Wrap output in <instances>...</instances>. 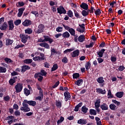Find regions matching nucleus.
Here are the masks:
<instances>
[{
  "instance_id": "5fc2aeb1",
  "label": "nucleus",
  "mask_w": 125,
  "mask_h": 125,
  "mask_svg": "<svg viewBox=\"0 0 125 125\" xmlns=\"http://www.w3.org/2000/svg\"><path fill=\"white\" fill-rule=\"evenodd\" d=\"M125 67L124 65H121L119 66L118 69H116V70H117V71H118H118H120L122 72V71H124V70H125Z\"/></svg>"
},
{
  "instance_id": "c03bdc74",
  "label": "nucleus",
  "mask_w": 125,
  "mask_h": 125,
  "mask_svg": "<svg viewBox=\"0 0 125 125\" xmlns=\"http://www.w3.org/2000/svg\"><path fill=\"white\" fill-rule=\"evenodd\" d=\"M89 113L91 115H97V111L95 110H90Z\"/></svg>"
},
{
  "instance_id": "09e8293b",
  "label": "nucleus",
  "mask_w": 125,
  "mask_h": 125,
  "mask_svg": "<svg viewBox=\"0 0 125 125\" xmlns=\"http://www.w3.org/2000/svg\"><path fill=\"white\" fill-rule=\"evenodd\" d=\"M56 31L59 33H61V32L63 31V27L61 26H59L56 28Z\"/></svg>"
},
{
  "instance_id": "680f3d73",
  "label": "nucleus",
  "mask_w": 125,
  "mask_h": 125,
  "mask_svg": "<svg viewBox=\"0 0 125 125\" xmlns=\"http://www.w3.org/2000/svg\"><path fill=\"white\" fill-rule=\"evenodd\" d=\"M44 65L45 68H49V67H50V65L49 64V63L46 62L44 63Z\"/></svg>"
},
{
  "instance_id": "cd10ccee",
  "label": "nucleus",
  "mask_w": 125,
  "mask_h": 125,
  "mask_svg": "<svg viewBox=\"0 0 125 125\" xmlns=\"http://www.w3.org/2000/svg\"><path fill=\"white\" fill-rule=\"evenodd\" d=\"M69 33H70V35H71V36H76V31L75 30V29H74L72 28H71L69 30Z\"/></svg>"
},
{
  "instance_id": "39448f33",
  "label": "nucleus",
  "mask_w": 125,
  "mask_h": 125,
  "mask_svg": "<svg viewBox=\"0 0 125 125\" xmlns=\"http://www.w3.org/2000/svg\"><path fill=\"white\" fill-rule=\"evenodd\" d=\"M43 30H44V26L43 24H40L39 25L38 29L36 31V33H37V34H41V33L43 32Z\"/></svg>"
},
{
  "instance_id": "603ef678",
  "label": "nucleus",
  "mask_w": 125,
  "mask_h": 125,
  "mask_svg": "<svg viewBox=\"0 0 125 125\" xmlns=\"http://www.w3.org/2000/svg\"><path fill=\"white\" fill-rule=\"evenodd\" d=\"M25 5V3L23 2H18V3L17 4V6L18 7H20V6H24Z\"/></svg>"
},
{
  "instance_id": "c9c22d12",
  "label": "nucleus",
  "mask_w": 125,
  "mask_h": 125,
  "mask_svg": "<svg viewBox=\"0 0 125 125\" xmlns=\"http://www.w3.org/2000/svg\"><path fill=\"white\" fill-rule=\"evenodd\" d=\"M88 13H89L88 11H85L84 10H83L82 12V14L84 17L87 16V15H88Z\"/></svg>"
},
{
  "instance_id": "49530a36",
  "label": "nucleus",
  "mask_w": 125,
  "mask_h": 125,
  "mask_svg": "<svg viewBox=\"0 0 125 125\" xmlns=\"http://www.w3.org/2000/svg\"><path fill=\"white\" fill-rule=\"evenodd\" d=\"M14 24L16 26H18L21 24V20H17L14 21Z\"/></svg>"
},
{
  "instance_id": "5701e85b",
  "label": "nucleus",
  "mask_w": 125,
  "mask_h": 125,
  "mask_svg": "<svg viewBox=\"0 0 125 125\" xmlns=\"http://www.w3.org/2000/svg\"><path fill=\"white\" fill-rule=\"evenodd\" d=\"M101 100L100 99H97L95 103V106L96 108H99L100 107Z\"/></svg>"
},
{
  "instance_id": "423d86ee",
  "label": "nucleus",
  "mask_w": 125,
  "mask_h": 125,
  "mask_svg": "<svg viewBox=\"0 0 125 125\" xmlns=\"http://www.w3.org/2000/svg\"><path fill=\"white\" fill-rule=\"evenodd\" d=\"M46 74H47V73H46L45 71L44 70H41V72L35 74L34 77L35 78H37L40 76H46Z\"/></svg>"
},
{
  "instance_id": "393cba45",
  "label": "nucleus",
  "mask_w": 125,
  "mask_h": 125,
  "mask_svg": "<svg viewBox=\"0 0 125 125\" xmlns=\"http://www.w3.org/2000/svg\"><path fill=\"white\" fill-rule=\"evenodd\" d=\"M116 96L118 98H122L123 96H124V92H118L115 94Z\"/></svg>"
},
{
  "instance_id": "f257e3e1",
  "label": "nucleus",
  "mask_w": 125,
  "mask_h": 125,
  "mask_svg": "<svg viewBox=\"0 0 125 125\" xmlns=\"http://www.w3.org/2000/svg\"><path fill=\"white\" fill-rule=\"evenodd\" d=\"M15 89H16V93H19L21 92L23 89V83H18L15 86Z\"/></svg>"
},
{
  "instance_id": "9b49d317",
  "label": "nucleus",
  "mask_w": 125,
  "mask_h": 125,
  "mask_svg": "<svg viewBox=\"0 0 125 125\" xmlns=\"http://www.w3.org/2000/svg\"><path fill=\"white\" fill-rule=\"evenodd\" d=\"M64 100L65 101H68L71 98V95L68 91H66L64 93Z\"/></svg>"
},
{
  "instance_id": "13d9d810",
  "label": "nucleus",
  "mask_w": 125,
  "mask_h": 125,
  "mask_svg": "<svg viewBox=\"0 0 125 125\" xmlns=\"http://www.w3.org/2000/svg\"><path fill=\"white\" fill-rule=\"evenodd\" d=\"M85 29H83V28H78L77 29V31L78 32H79L80 33H84V31Z\"/></svg>"
},
{
  "instance_id": "79ce46f5",
  "label": "nucleus",
  "mask_w": 125,
  "mask_h": 125,
  "mask_svg": "<svg viewBox=\"0 0 125 125\" xmlns=\"http://www.w3.org/2000/svg\"><path fill=\"white\" fill-rule=\"evenodd\" d=\"M94 43L93 42H91L89 44H86L85 45L86 48H90L91 47H93V45Z\"/></svg>"
},
{
  "instance_id": "052dcab7",
  "label": "nucleus",
  "mask_w": 125,
  "mask_h": 125,
  "mask_svg": "<svg viewBox=\"0 0 125 125\" xmlns=\"http://www.w3.org/2000/svg\"><path fill=\"white\" fill-rule=\"evenodd\" d=\"M31 13L35 15L36 17H38V16H39V13L37 11H32L31 12Z\"/></svg>"
},
{
  "instance_id": "aec40b11",
  "label": "nucleus",
  "mask_w": 125,
  "mask_h": 125,
  "mask_svg": "<svg viewBox=\"0 0 125 125\" xmlns=\"http://www.w3.org/2000/svg\"><path fill=\"white\" fill-rule=\"evenodd\" d=\"M31 67L28 65H23L21 67V72H26L27 70H30Z\"/></svg>"
},
{
  "instance_id": "f8f14e48",
  "label": "nucleus",
  "mask_w": 125,
  "mask_h": 125,
  "mask_svg": "<svg viewBox=\"0 0 125 125\" xmlns=\"http://www.w3.org/2000/svg\"><path fill=\"white\" fill-rule=\"evenodd\" d=\"M9 24V30L12 31L14 29V24H13V20H10L8 22Z\"/></svg>"
},
{
  "instance_id": "4c0bfd02",
  "label": "nucleus",
  "mask_w": 125,
  "mask_h": 125,
  "mask_svg": "<svg viewBox=\"0 0 125 125\" xmlns=\"http://www.w3.org/2000/svg\"><path fill=\"white\" fill-rule=\"evenodd\" d=\"M24 63L25 64H31L33 62V60L32 59H25L23 61Z\"/></svg>"
},
{
  "instance_id": "de8ad7c7",
  "label": "nucleus",
  "mask_w": 125,
  "mask_h": 125,
  "mask_svg": "<svg viewBox=\"0 0 125 125\" xmlns=\"http://www.w3.org/2000/svg\"><path fill=\"white\" fill-rule=\"evenodd\" d=\"M85 69L86 70H88L90 69V63H89V62H88L86 63L85 65Z\"/></svg>"
},
{
  "instance_id": "9d476101",
  "label": "nucleus",
  "mask_w": 125,
  "mask_h": 125,
  "mask_svg": "<svg viewBox=\"0 0 125 125\" xmlns=\"http://www.w3.org/2000/svg\"><path fill=\"white\" fill-rule=\"evenodd\" d=\"M44 40L45 42H49V43H51L52 42H53L54 41L53 39H51L49 36H43Z\"/></svg>"
},
{
  "instance_id": "2f4dec72",
  "label": "nucleus",
  "mask_w": 125,
  "mask_h": 125,
  "mask_svg": "<svg viewBox=\"0 0 125 125\" xmlns=\"http://www.w3.org/2000/svg\"><path fill=\"white\" fill-rule=\"evenodd\" d=\"M113 94H112V92L111 91V90L109 89L108 90V93H107V98L111 99L113 98Z\"/></svg>"
},
{
  "instance_id": "7ed1b4c3",
  "label": "nucleus",
  "mask_w": 125,
  "mask_h": 125,
  "mask_svg": "<svg viewBox=\"0 0 125 125\" xmlns=\"http://www.w3.org/2000/svg\"><path fill=\"white\" fill-rule=\"evenodd\" d=\"M20 37L21 40L22 42H23V43H26V42H27V41H28V36L27 34H21L20 35Z\"/></svg>"
},
{
  "instance_id": "ea45409f",
  "label": "nucleus",
  "mask_w": 125,
  "mask_h": 125,
  "mask_svg": "<svg viewBox=\"0 0 125 125\" xmlns=\"http://www.w3.org/2000/svg\"><path fill=\"white\" fill-rule=\"evenodd\" d=\"M83 79H80L79 80H77L76 82V84H77V85H78L79 86L80 85H82V83H83Z\"/></svg>"
},
{
  "instance_id": "20e7f679",
  "label": "nucleus",
  "mask_w": 125,
  "mask_h": 125,
  "mask_svg": "<svg viewBox=\"0 0 125 125\" xmlns=\"http://www.w3.org/2000/svg\"><path fill=\"white\" fill-rule=\"evenodd\" d=\"M58 13L60 14H66L67 11L65 10V8L62 6H60L57 8Z\"/></svg>"
},
{
  "instance_id": "3c124183",
  "label": "nucleus",
  "mask_w": 125,
  "mask_h": 125,
  "mask_svg": "<svg viewBox=\"0 0 125 125\" xmlns=\"http://www.w3.org/2000/svg\"><path fill=\"white\" fill-rule=\"evenodd\" d=\"M62 62L64 64H66L68 62V59L66 57H63L62 60Z\"/></svg>"
},
{
  "instance_id": "6e6552de",
  "label": "nucleus",
  "mask_w": 125,
  "mask_h": 125,
  "mask_svg": "<svg viewBox=\"0 0 125 125\" xmlns=\"http://www.w3.org/2000/svg\"><path fill=\"white\" fill-rule=\"evenodd\" d=\"M23 26L24 27H29L30 25H32V21L29 20H25L24 21L22 22Z\"/></svg>"
},
{
  "instance_id": "a211bd4d",
  "label": "nucleus",
  "mask_w": 125,
  "mask_h": 125,
  "mask_svg": "<svg viewBox=\"0 0 125 125\" xmlns=\"http://www.w3.org/2000/svg\"><path fill=\"white\" fill-rule=\"evenodd\" d=\"M62 36L64 39H69V38H70V33L67 31H66L62 34Z\"/></svg>"
},
{
  "instance_id": "f03ea898",
  "label": "nucleus",
  "mask_w": 125,
  "mask_h": 125,
  "mask_svg": "<svg viewBox=\"0 0 125 125\" xmlns=\"http://www.w3.org/2000/svg\"><path fill=\"white\" fill-rule=\"evenodd\" d=\"M39 54L40 56L33 57V60L34 61H42V60H44V59H45L44 58V54L40 53Z\"/></svg>"
},
{
  "instance_id": "e2e57ef3",
  "label": "nucleus",
  "mask_w": 125,
  "mask_h": 125,
  "mask_svg": "<svg viewBox=\"0 0 125 125\" xmlns=\"http://www.w3.org/2000/svg\"><path fill=\"white\" fill-rule=\"evenodd\" d=\"M59 83H60V82H59V81H58L57 82H56L55 84L52 86L53 88H55L57 87V86L59 85Z\"/></svg>"
},
{
  "instance_id": "37998d69",
  "label": "nucleus",
  "mask_w": 125,
  "mask_h": 125,
  "mask_svg": "<svg viewBox=\"0 0 125 125\" xmlns=\"http://www.w3.org/2000/svg\"><path fill=\"white\" fill-rule=\"evenodd\" d=\"M75 49L74 48H72L70 49H67L66 50H64L63 52L64 53H68V52H71V51H74V50Z\"/></svg>"
},
{
  "instance_id": "c85d7f7f",
  "label": "nucleus",
  "mask_w": 125,
  "mask_h": 125,
  "mask_svg": "<svg viewBox=\"0 0 125 125\" xmlns=\"http://www.w3.org/2000/svg\"><path fill=\"white\" fill-rule=\"evenodd\" d=\"M7 28V24L4 22L2 24V25L0 27V30H1L2 31H4L6 30Z\"/></svg>"
},
{
  "instance_id": "6e6d98bb",
  "label": "nucleus",
  "mask_w": 125,
  "mask_h": 125,
  "mask_svg": "<svg viewBox=\"0 0 125 125\" xmlns=\"http://www.w3.org/2000/svg\"><path fill=\"white\" fill-rule=\"evenodd\" d=\"M73 79H78V78H80V74L79 73H74L73 75Z\"/></svg>"
},
{
  "instance_id": "c756f323",
  "label": "nucleus",
  "mask_w": 125,
  "mask_h": 125,
  "mask_svg": "<svg viewBox=\"0 0 125 125\" xmlns=\"http://www.w3.org/2000/svg\"><path fill=\"white\" fill-rule=\"evenodd\" d=\"M101 108L102 110H108V105L104 103L101 105Z\"/></svg>"
},
{
  "instance_id": "0e129e2a",
  "label": "nucleus",
  "mask_w": 125,
  "mask_h": 125,
  "mask_svg": "<svg viewBox=\"0 0 125 125\" xmlns=\"http://www.w3.org/2000/svg\"><path fill=\"white\" fill-rule=\"evenodd\" d=\"M111 61L112 62H115L117 61V58L115 57H111Z\"/></svg>"
},
{
  "instance_id": "dca6fc26",
  "label": "nucleus",
  "mask_w": 125,
  "mask_h": 125,
  "mask_svg": "<svg viewBox=\"0 0 125 125\" xmlns=\"http://www.w3.org/2000/svg\"><path fill=\"white\" fill-rule=\"evenodd\" d=\"M80 7L83 8V9H84L85 10H87L88 9V5L85 3H82L80 5Z\"/></svg>"
},
{
  "instance_id": "338daca9",
  "label": "nucleus",
  "mask_w": 125,
  "mask_h": 125,
  "mask_svg": "<svg viewBox=\"0 0 125 125\" xmlns=\"http://www.w3.org/2000/svg\"><path fill=\"white\" fill-rule=\"evenodd\" d=\"M116 107V105L115 104H111L109 105V108L111 109V110H115V107Z\"/></svg>"
},
{
  "instance_id": "473e14b6",
  "label": "nucleus",
  "mask_w": 125,
  "mask_h": 125,
  "mask_svg": "<svg viewBox=\"0 0 125 125\" xmlns=\"http://www.w3.org/2000/svg\"><path fill=\"white\" fill-rule=\"evenodd\" d=\"M24 93L26 96H28V95H30V94H31V92L29 90L25 88L24 89Z\"/></svg>"
},
{
  "instance_id": "58836bf2",
  "label": "nucleus",
  "mask_w": 125,
  "mask_h": 125,
  "mask_svg": "<svg viewBox=\"0 0 125 125\" xmlns=\"http://www.w3.org/2000/svg\"><path fill=\"white\" fill-rule=\"evenodd\" d=\"M64 117L61 116L60 119L58 121V122H57V124H58V125H59L62 124V122L64 121Z\"/></svg>"
},
{
  "instance_id": "a19ab883",
  "label": "nucleus",
  "mask_w": 125,
  "mask_h": 125,
  "mask_svg": "<svg viewBox=\"0 0 125 125\" xmlns=\"http://www.w3.org/2000/svg\"><path fill=\"white\" fill-rule=\"evenodd\" d=\"M4 61L6 62V63H7V64H9V63H12L13 62L12 60L8 58H5L4 59Z\"/></svg>"
},
{
  "instance_id": "bb28decb",
  "label": "nucleus",
  "mask_w": 125,
  "mask_h": 125,
  "mask_svg": "<svg viewBox=\"0 0 125 125\" xmlns=\"http://www.w3.org/2000/svg\"><path fill=\"white\" fill-rule=\"evenodd\" d=\"M13 43V40L8 39L6 40V45H11Z\"/></svg>"
},
{
  "instance_id": "4be33fe9",
  "label": "nucleus",
  "mask_w": 125,
  "mask_h": 125,
  "mask_svg": "<svg viewBox=\"0 0 125 125\" xmlns=\"http://www.w3.org/2000/svg\"><path fill=\"white\" fill-rule=\"evenodd\" d=\"M97 82L99 83H104L105 81H104V78H103V77H100L97 79Z\"/></svg>"
},
{
  "instance_id": "7c9ffc66",
  "label": "nucleus",
  "mask_w": 125,
  "mask_h": 125,
  "mask_svg": "<svg viewBox=\"0 0 125 125\" xmlns=\"http://www.w3.org/2000/svg\"><path fill=\"white\" fill-rule=\"evenodd\" d=\"M24 32H25V34H28L29 35H30V34H32V33H33V29H32L30 28H28L24 30Z\"/></svg>"
},
{
  "instance_id": "69168bd1",
  "label": "nucleus",
  "mask_w": 125,
  "mask_h": 125,
  "mask_svg": "<svg viewBox=\"0 0 125 125\" xmlns=\"http://www.w3.org/2000/svg\"><path fill=\"white\" fill-rule=\"evenodd\" d=\"M3 99L5 101H9L10 100V97L9 96H6L3 98Z\"/></svg>"
},
{
  "instance_id": "1a4fd4ad",
  "label": "nucleus",
  "mask_w": 125,
  "mask_h": 125,
  "mask_svg": "<svg viewBox=\"0 0 125 125\" xmlns=\"http://www.w3.org/2000/svg\"><path fill=\"white\" fill-rule=\"evenodd\" d=\"M17 79V77H13V78H11L9 81V84L10 85L13 86L14 85V83H16V79Z\"/></svg>"
},
{
  "instance_id": "bf43d9fd",
  "label": "nucleus",
  "mask_w": 125,
  "mask_h": 125,
  "mask_svg": "<svg viewBox=\"0 0 125 125\" xmlns=\"http://www.w3.org/2000/svg\"><path fill=\"white\" fill-rule=\"evenodd\" d=\"M74 14L75 17H77V18H81V16H80V14L77 11H74Z\"/></svg>"
},
{
  "instance_id": "0eeeda50",
  "label": "nucleus",
  "mask_w": 125,
  "mask_h": 125,
  "mask_svg": "<svg viewBox=\"0 0 125 125\" xmlns=\"http://www.w3.org/2000/svg\"><path fill=\"white\" fill-rule=\"evenodd\" d=\"M71 57L73 58H74V57H78L79 55H80V50L77 49L75 51H74L71 54Z\"/></svg>"
},
{
  "instance_id": "4468645a",
  "label": "nucleus",
  "mask_w": 125,
  "mask_h": 125,
  "mask_svg": "<svg viewBox=\"0 0 125 125\" xmlns=\"http://www.w3.org/2000/svg\"><path fill=\"white\" fill-rule=\"evenodd\" d=\"M77 124L85 125L87 124V122L86 121V119L81 118L79 120H78Z\"/></svg>"
},
{
  "instance_id": "ddd939ff",
  "label": "nucleus",
  "mask_w": 125,
  "mask_h": 125,
  "mask_svg": "<svg viewBox=\"0 0 125 125\" xmlns=\"http://www.w3.org/2000/svg\"><path fill=\"white\" fill-rule=\"evenodd\" d=\"M106 50L105 49H102L100 51L97 52V54L98 55V57L100 58H102V57H103V54H104V53Z\"/></svg>"
},
{
  "instance_id": "a18cd8bd",
  "label": "nucleus",
  "mask_w": 125,
  "mask_h": 125,
  "mask_svg": "<svg viewBox=\"0 0 125 125\" xmlns=\"http://www.w3.org/2000/svg\"><path fill=\"white\" fill-rule=\"evenodd\" d=\"M67 15L69 16V17H70L72 18V17H73L74 15L73 14V12L71 10H68L67 12Z\"/></svg>"
},
{
  "instance_id": "4d7b16f0",
  "label": "nucleus",
  "mask_w": 125,
  "mask_h": 125,
  "mask_svg": "<svg viewBox=\"0 0 125 125\" xmlns=\"http://www.w3.org/2000/svg\"><path fill=\"white\" fill-rule=\"evenodd\" d=\"M113 103H114V104H116L117 106H120V104H121V103L120 102H118L116 100H112Z\"/></svg>"
},
{
  "instance_id": "e433bc0d",
  "label": "nucleus",
  "mask_w": 125,
  "mask_h": 125,
  "mask_svg": "<svg viewBox=\"0 0 125 125\" xmlns=\"http://www.w3.org/2000/svg\"><path fill=\"white\" fill-rule=\"evenodd\" d=\"M22 105L23 106V110H30V108H29V105L26 104L25 103H23L22 104Z\"/></svg>"
},
{
  "instance_id": "2eb2a0df",
  "label": "nucleus",
  "mask_w": 125,
  "mask_h": 125,
  "mask_svg": "<svg viewBox=\"0 0 125 125\" xmlns=\"http://www.w3.org/2000/svg\"><path fill=\"white\" fill-rule=\"evenodd\" d=\"M24 10H25V8L24 7L19 9V13H18V17H21Z\"/></svg>"
},
{
  "instance_id": "8fccbe9b",
  "label": "nucleus",
  "mask_w": 125,
  "mask_h": 125,
  "mask_svg": "<svg viewBox=\"0 0 125 125\" xmlns=\"http://www.w3.org/2000/svg\"><path fill=\"white\" fill-rule=\"evenodd\" d=\"M83 106V103H80L77 106H75V110H79L81 107Z\"/></svg>"
},
{
  "instance_id": "f704fd0d",
  "label": "nucleus",
  "mask_w": 125,
  "mask_h": 125,
  "mask_svg": "<svg viewBox=\"0 0 125 125\" xmlns=\"http://www.w3.org/2000/svg\"><path fill=\"white\" fill-rule=\"evenodd\" d=\"M57 69H58V65H57V64H54L51 68V71L53 72L56 71Z\"/></svg>"
},
{
  "instance_id": "a878e982",
  "label": "nucleus",
  "mask_w": 125,
  "mask_h": 125,
  "mask_svg": "<svg viewBox=\"0 0 125 125\" xmlns=\"http://www.w3.org/2000/svg\"><path fill=\"white\" fill-rule=\"evenodd\" d=\"M26 103L29 104V105H30V106H36V104H37L36 101H26Z\"/></svg>"
},
{
  "instance_id": "774afa93",
  "label": "nucleus",
  "mask_w": 125,
  "mask_h": 125,
  "mask_svg": "<svg viewBox=\"0 0 125 125\" xmlns=\"http://www.w3.org/2000/svg\"><path fill=\"white\" fill-rule=\"evenodd\" d=\"M62 26L64 27V29H65V30H66L68 32H69V31H70V29H71V28H70V27H69L68 26H66L64 24H62Z\"/></svg>"
},
{
  "instance_id": "864d4df0",
  "label": "nucleus",
  "mask_w": 125,
  "mask_h": 125,
  "mask_svg": "<svg viewBox=\"0 0 125 125\" xmlns=\"http://www.w3.org/2000/svg\"><path fill=\"white\" fill-rule=\"evenodd\" d=\"M94 11L96 15H100V14H101V10H100V9H98L96 10H94Z\"/></svg>"
},
{
  "instance_id": "412c9836",
  "label": "nucleus",
  "mask_w": 125,
  "mask_h": 125,
  "mask_svg": "<svg viewBox=\"0 0 125 125\" xmlns=\"http://www.w3.org/2000/svg\"><path fill=\"white\" fill-rule=\"evenodd\" d=\"M56 106L57 108H61V107H62V101H57L56 102Z\"/></svg>"
},
{
  "instance_id": "6ab92c4d",
  "label": "nucleus",
  "mask_w": 125,
  "mask_h": 125,
  "mask_svg": "<svg viewBox=\"0 0 125 125\" xmlns=\"http://www.w3.org/2000/svg\"><path fill=\"white\" fill-rule=\"evenodd\" d=\"M85 40V37H84V35H80L78 37V41L79 42H84V40Z\"/></svg>"
},
{
  "instance_id": "b1692460",
  "label": "nucleus",
  "mask_w": 125,
  "mask_h": 125,
  "mask_svg": "<svg viewBox=\"0 0 125 125\" xmlns=\"http://www.w3.org/2000/svg\"><path fill=\"white\" fill-rule=\"evenodd\" d=\"M97 92L101 93L102 94H106V90H103L100 88L97 89Z\"/></svg>"
},
{
  "instance_id": "f3484780",
  "label": "nucleus",
  "mask_w": 125,
  "mask_h": 125,
  "mask_svg": "<svg viewBox=\"0 0 125 125\" xmlns=\"http://www.w3.org/2000/svg\"><path fill=\"white\" fill-rule=\"evenodd\" d=\"M40 46L42 47H44L45 48H47V49H49V45L47 44L46 42H43L39 44Z\"/></svg>"
},
{
  "instance_id": "72a5a7b5",
  "label": "nucleus",
  "mask_w": 125,
  "mask_h": 125,
  "mask_svg": "<svg viewBox=\"0 0 125 125\" xmlns=\"http://www.w3.org/2000/svg\"><path fill=\"white\" fill-rule=\"evenodd\" d=\"M6 68L3 66H0V73H6Z\"/></svg>"
}]
</instances>
